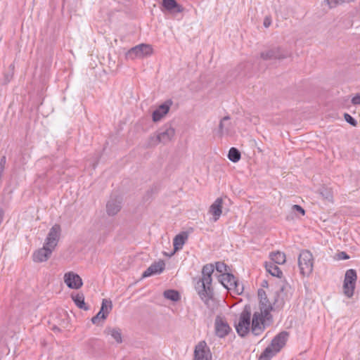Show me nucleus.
<instances>
[{
	"label": "nucleus",
	"instance_id": "1",
	"mask_svg": "<svg viewBox=\"0 0 360 360\" xmlns=\"http://www.w3.org/2000/svg\"><path fill=\"white\" fill-rule=\"evenodd\" d=\"M214 270V266L212 264L204 265L202 269V277L195 283V289L198 295L206 305H208L209 301L214 295L213 289L211 287Z\"/></svg>",
	"mask_w": 360,
	"mask_h": 360
},
{
	"label": "nucleus",
	"instance_id": "2",
	"mask_svg": "<svg viewBox=\"0 0 360 360\" xmlns=\"http://www.w3.org/2000/svg\"><path fill=\"white\" fill-rule=\"evenodd\" d=\"M174 135L175 129L172 125L169 124H165L155 134L150 136L148 146L153 147L159 143L166 145L172 140Z\"/></svg>",
	"mask_w": 360,
	"mask_h": 360
},
{
	"label": "nucleus",
	"instance_id": "3",
	"mask_svg": "<svg viewBox=\"0 0 360 360\" xmlns=\"http://www.w3.org/2000/svg\"><path fill=\"white\" fill-rule=\"evenodd\" d=\"M274 323L272 315H266L262 312L255 311L251 320V333L258 336L261 335L266 327L270 326Z\"/></svg>",
	"mask_w": 360,
	"mask_h": 360
},
{
	"label": "nucleus",
	"instance_id": "4",
	"mask_svg": "<svg viewBox=\"0 0 360 360\" xmlns=\"http://www.w3.org/2000/svg\"><path fill=\"white\" fill-rule=\"evenodd\" d=\"M238 335L245 338L250 332L251 328L250 307L246 305L240 314L238 322L235 324Z\"/></svg>",
	"mask_w": 360,
	"mask_h": 360
},
{
	"label": "nucleus",
	"instance_id": "5",
	"mask_svg": "<svg viewBox=\"0 0 360 360\" xmlns=\"http://www.w3.org/2000/svg\"><path fill=\"white\" fill-rule=\"evenodd\" d=\"M298 265L303 276H309L313 271L314 258L309 250H302L298 257Z\"/></svg>",
	"mask_w": 360,
	"mask_h": 360
},
{
	"label": "nucleus",
	"instance_id": "6",
	"mask_svg": "<svg viewBox=\"0 0 360 360\" xmlns=\"http://www.w3.org/2000/svg\"><path fill=\"white\" fill-rule=\"evenodd\" d=\"M153 53V48L150 44H140L131 48L126 53L127 59L143 58Z\"/></svg>",
	"mask_w": 360,
	"mask_h": 360
},
{
	"label": "nucleus",
	"instance_id": "7",
	"mask_svg": "<svg viewBox=\"0 0 360 360\" xmlns=\"http://www.w3.org/2000/svg\"><path fill=\"white\" fill-rule=\"evenodd\" d=\"M356 279L357 275L354 269H350L346 271L343 283V291L347 297L353 296Z\"/></svg>",
	"mask_w": 360,
	"mask_h": 360
},
{
	"label": "nucleus",
	"instance_id": "8",
	"mask_svg": "<svg viewBox=\"0 0 360 360\" xmlns=\"http://www.w3.org/2000/svg\"><path fill=\"white\" fill-rule=\"evenodd\" d=\"M112 309V303L110 300L103 299L101 307L97 314L92 317L91 322L99 325L101 321H105Z\"/></svg>",
	"mask_w": 360,
	"mask_h": 360
},
{
	"label": "nucleus",
	"instance_id": "9",
	"mask_svg": "<svg viewBox=\"0 0 360 360\" xmlns=\"http://www.w3.org/2000/svg\"><path fill=\"white\" fill-rule=\"evenodd\" d=\"M292 56L291 51L283 49L280 47L274 48L261 53V58L263 60L284 59Z\"/></svg>",
	"mask_w": 360,
	"mask_h": 360
},
{
	"label": "nucleus",
	"instance_id": "10",
	"mask_svg": "<svg viewBox=\"0 0 360 360\" xmlns=\"http://www.w3.org/2000/svg\"><path fill=\"white\" fill-rule=\"evenodd\" d=\"M231 331V328L224 317L217 316L214 320L215 335L219 338H224Z\"/></svg>",
	"mask_w": 360,
	"mask_h": 360
},
{
	"label": "nucleus",
	"instance_id": "11",
	"mask_svg": "<svg viewBox=\"0 0 360 360\" xmlns=\"http://www.w3.org/2000/svg\"><path fill=\"white\" fill-rule=\"evenodd\" d=\"M122 207V199L121 197L111 195L105 205L106 213L108 216L116 215Z\"/></svg>",
	"mask_w": 360,
	"mask_h": 360
},
{
	"label": "nucleus",
	"instance_id": "12",
	"mask_svg": "<svg viewBox=\"0 0 360 360\" xmlns=\"http://www.w3.org/2000/svg\"><path fill=\"white\" fill-rule=\"evenodd\" d=\"M258 298H259V309L257 312H262V314H265L266 315H272L271 311L273 310V306L271 303L269 302L266 292L263 289H259L258 292Z\"/></svg>",
	"mask_w": 360,
	"mask_h": 360
},
{
	"label": "nucleus",
	"instance_id": "13",
	"mask_svg": "<svg viewBox=\"0 0 360 360\" xmlns=\"http://www.w3.org/2000/svg\"><path fill=\"white\" fill-rule=\"evenodd\" d=\"M61 234V227L59 224H54L50 229L45 240V245L54 249L58 244Z\"/></svg>",
	"mask_w": 360,
	"mask_h": 360
},
{
	"label": "nucleus",
	"instance_id": "14",
	"mask_svg": "<svg viewBox=\"0 0 360 360\" xmlns=\"http://www.w3.org/2000/svg\"><path fill=\"white\" fill-rule=\"evenodd\" d=\"M212 354L205 341H200L195 347L193 360H211Z\"/></svg>",
	"mask_w": 360,
	"mask_h": 360
},
{
	"label": "nucleus",
	"instance_id": "15",
	"mask_svg": "<svg viewBox=\"0 0 360 360\" xmlns=\"http://www.w3.org/2000/svg\"><path fill=\"white\" fill-rule=\"evenodd\" d=\"M64 282L67 286L71 289H79L83 285L81 277L77 274L72 271L65 274Z\"/></svg>",
	"mask_w": 360,
	"mask_h": 360
},
{
	"label": "nucleus",
	"instance_id": "16",
	"mask_svg": "<svg viewBox=\"0 0 360 360\" xmlns=\"http://www.w3.org/2000/svg\"><path fill=\"white\" fill-rule=\"evenodd\" d=\"M53 250L54 249H52V248L44 244L42 248H40L34 252V262H43L47 261L51 257Z\"/></svg>",
	"mask_w": 360,
	"mask_h": 360
},
{
	"label": "nucleus",
	"instance_id": "17",
	"mask_svg": "<svg viewBox=\"0 0 360 360\" xmlns=\"http://www.w3.org/2000/svg\"><path fill=\"white\" fill-rule=\"evenodd\" d=\"M288 333L282 331L276 335L271 340V345L274 352H278L285 345L288 338Z\"/></svg>",
	"mask_w": 360,
	"mask_h": 360
},
{
	"label": "nucleus",
	"instance_id": "18",
	"mask_svg": "<svg viewBox=\"0 0 360 360\" xmlns=\"http://www.w3.org/2000/svg\"><path fill=\"white\" fill-rule=\"evenodd\" d=\"M165 263L163 260H159L158 262L152 264L142 274V277L146 278L154 274H160L165 269Z\"/></svg>",
	"mask_w": 360,
	"mask_h": 360
},
{
	"label": "nucleus",
	"instance_id": "19",
	"mask_svg": "<svg viewBox=\"0 0 360 360\" xmlns=\"http://www.w3.org/2000/svg\"><path fill=\"white\" fill-rule=\"evenodd\" d=\"M223 200L221 198H217L210 207L209 212L212 214L214 221H217L222 213Z\"/></svg>",
	"mask_w": 360,
	"mask_h": 360
},
{
	"label": "nucleus",
	"instance_id": "20",
	"mask_svg": "<svg viewBox=\"0 0 360 360\" xmlns=\"http://www.w3.org/2000/svg\"><path fill=\"white\" fill-rule=\"evenodd\" d=\"M103 333L110 335L117 344H121L123 341L122 330L120 328L108 326L105 328Z\"/></svg>",
	"mask_w": 360,
	"mask_h": 360
},
{
	"label": "nucleus",
	"instance_id": "21",
	"mask_svg": "<svg viewBox=\"0 0 360 360\" xmlns=\"http://www.w3.org/2000/svg\"><path fill=\"white\" fill-rule=\"evenodd\" d=\"M187 239L188 233L186 232H181L174 237L173 240L174 252L172 253V255L182 249Z\"/></svg>",
	"mask_w": 360,
	"mask_h": 360
},
{
	"label": "nucleus",
	"instance_id": "22",
	"mask_svg": "<svg viewBox=\"0 0 360 360\" xmlns=\"http://www.w3.org/2000/svg\"><path fill=\"white\" fill-rule=\"evenodd\" d=\"M169 110V105L167 103L161 104L158 108L153 112V121L156 122L160 121Z\"/></svg>",
	"mask_w": 360,
	"mask_h": 360
},
{
	"label": "nucleus",
	"instance_id": "23",
	"mask_svg": "<svg viewBox=\"0 0 360 360\" xmlns=\"http://www.w3.org/2000/svg\"><path fill=\"white\" fill-rule=\"evenodd\" d=\"M71 297L72 300L74 301L76 306L82 309H84L85 311L89 309V307L84 302V295L82 292H78L76 294H72Z\"/></svg>",
	"mask_w": 360,
	"mask_h": 360
},
{
	"label": "nucleus",
	"instance_id": "24",
	"mask_svg": "<svg viewBox=\"0 0 360 360\" xmlns=\"http://www.w3.org/2000/svg\"><path fill=\"white\" fill-rule=\"evenodd\" d=\"M236 278L231 273H224L220 275L219 281L226 289H229L231 287V284L236 282Z\"/></svg>",
	"mask_w": 360,
	"mask_h": 360
},
{
	"label": "nucleus",
	"instance_id": "25",
	"mask_svg": "<svg viewBox=\"0 0 360 360\" xmlns=\"http://www.w3.org/2000/svg\"><path fill=\"white\" fill-rule=\"evenodd\" d=\"M266 270L273 276H276L278 278H281L283 275V273L280 268L276 266L275 263L273 262H266L265 263Z\"/></svg>",
	"mask_w": 360,
	"mask_h": 360
},
{
	"label": "nucleus",
	"instance_id": "26",
	"mask_svg": "<svg viewBox=\"0 0 360 360\" xmlns=\"http://www.w3.org/2000/svg\"><path fill=\"white\" fill-rule=\"evenodd\" d=\"M269 257L271 260V262L275 264H283L285 262V255L280 251L270 252Z\"/></svg>",
	"mask_w": 360,
	"mask_h": 360
},
{
	"label": "nucleus",
	"instance_id": "27",
	"mask_svg": "<svg viewBox=\"0 0 360 360\" xmlns=\"http://www.w3.org/2000/svg\"><path fill=\"white\" fill-rule=\"evenodd\" d=\"M162 6L168 11H181L180 6L175 0H162Z\"/></svg>",
	"mask_w": 360,
	"mask_h": 360
},
{
	"label": "nucleus",
	"instance_id": "28",
	"mask_svg": "<svg viewBox=\"0 0 360 360\" xmlns=\"http://www.w3.org/2000/svg\"><path fill=\"white\" fill-rule=\"evenodd\" d=\"M164 297L173 302H177L181 299L179 292L176 290H166L163 292Z\"/></svg>",
	"mask_w": 360,
	"mask_h": 360
},
{
	"label": "nucleus",
	"instance_id": "29",
	"mask_svg": "<svg viewBox=\"0 0 360 360\" xmlns=\"http://www.w3.org/2000/svg\"><path fill=\"white\" fill-rule=\"evenodd\" d=\"M240 152L234 147L230 148L228 153V158L233 162H237L240 160Z\"/></svg>",
	"mask_w": 360,
	"mask_h": 360
},
{
	"label": "nucleus",
	"instance_id": "30",
	"mask_svg": "<svg viewBox=\"0 0 360 360\" xmlns=\"http://www.w3.org/2000/svg\"><path fill=\"white\" fill-rule=\"evenodd\" d=\"M276 352H274L271 345H269L264 352L261 354L259 356V360H270L275 354Z\"/></svg>",
	"mask_w": 360,
	"mask_h": 360
},
{
	"label": "nucleus",
	"instance_id": "31",
	"mask_svg": "<svg viewBox=\"0 0 360 360\" xmlns=\"http://www.w3.org/2000/svg\"><path fill=\"white\" fill-rule=\"evenodd\" d=\"M228 290H233L237 295H240L243 293L244 288L243 285L240 284L238 280L236 278V282L233 284H231V287H229Z\"/></svg>",
	"mask_w": 360,
	"mask_h": 360
},
{
	"label": "nucleus",
	"instance_id": "32",
	"mask_svg": "<svg viewBox=\"0 0 360 360\" xmlns=\"http://www.w3.org/2000/svg\"><path fill=\"white\" fill-rule=\"evenodd\" d=\"M327 4L329 5L330 8L336 7L338 5L350 3L354 1V0H326Z\"/></svg>",
	"mask_w": 360,
	"mask_h": 360
},
{
	"label": "nucleus",
	"instance_id": "33",
	"mask_svg": "<svg viewBox=\"0 0 360 360\" xmlns=\"http://www.w3.org/2000/svg\"><path fill=\"white\" fill-rule=\"evenodd\" d=\"M215 268H216V270L221 273V274H224V273H229L227 271H228V268L229 266L224 262H217L215 263Z\"/></svg>",
	"mask_w": 360,
	"mask_h": 360
},
{
	"label": "nucleus",
	"instance_id": "34",
	"mask_svg": "<svg viewBox=\"0 0 360 360\" xmlns=\"http://www.w3.org/2000/svg\"><path fill=\"white\" fill-rule=\"evenodd\" d=\"M229 120H230L229 116H225L220 120V122L219 124V130H218V132L220 134V136H222L224 134V128L225 122H227Z\"/></svg>",
	"mask_w": 360,
	"mask_h": 360
},
{
	"label": "nucleus",
	"instance_id": "35",
	"mask_svg": "<svg viewBox=\"0 0 360 360\" xmlns=\"http://www.w3.org/2000/svg\"><path fill=\"white\" fill-rule=\"evenodd\" d=\"M344 117L345 121L353 127H356L357 121L349 114L345 113Z\"/></svg>",
	"mask_w": 360,
	"mask_h": 360
},
{
	"label": "nucleus",
	"instance_id": "36",
	"mask_svg": "<svg viewBox=\"0 0 360 360\" xmlns=\"http://www.w3.org/2000/svg\"><path fill=\"white\" fill-rule=\"evenodd\" d=\"M320 194L326 199L330 200L333 198L331 191L328 188H323L320 190Z\"/></svg>",
	"mask_w": 360,
	"mask_h": 360
},
{
	"label": "nucleus",
	"instance_id": "37",
	"mask_svg": "<svg viewBox=\"0 0 360 360\" xmlns=\"http://www.w3.org/2000/svg\"><path fill=\"white\" fill-rule=\"evenodd\" d=\"M14 73L11 71L8 70L7 72L4 74V84H8L13 79Z\"/></svg>",
	"mask_w": 360,
	"mask_h": 360
},
{
	"label": "nucleus",
	"instance_id": "38",
	"mask_svg": "<svg viewBox=\"0 0 360 360\" xmlns=\"http://www.w3.org/2000/svg\"><path fill=\"white\" fill-rule=\"evenodd\" d=\"M6 162V156H2L0 159V174H2L5 168V165Z\"/></svg>",
	"mask_w": 360,
	"mask_h": 360
},
{
	"label": "nucleus",
	"instance_id": "39",
	"mask_svg": "<svg viewBox=\"0 0 360 360\" xmlns=\"http://www.w3.org/2000/svg\"><path fill=\"white\" fill-rule=\"evenodd\" d=\"M292 210L293 211H297V212H300L302 215L305 214V210L299 205H292Z\"/></svg>",
	"mask_w": 360,
	"mask_h": 360
},
{
	"label": "nucleus",
	"instance_id": "40",
	"mask_svg": "<svg viewBox=\"0 0 360 360\" xmlns=\"http://www.w3.org/2000/svg\"><path fill=\"white\" fill-rule=\"evenodd\" d=\"M352 103L353 105H360V94H357L352 98Z\"/></svg>",
	"mask_w": 360,
	"mask_h": 360
},
{
	"label": "nucleus",
	"instance_id": "41",
	"mask_svg": "<svg viewBox=\"0 0 360 360\" xmlns=\"http://www.w3.org/2000/svg\"><path fill=\"white\" fill-rule=\"evenodd\" d=\"M337 255L339 259H348L349 258V255L345 252H340Z\"/></svg>",
	"mask_w": 360,
	"mask_h": 360
},
{
	"label": "nucleus",
	"instance_id": "42",
	"mask_svg": "<svg viewBox=\"0 0 360 360\" xmlns=\"http://www.w3.org/2000/svg\"><path fill=\"white\" fill-rule=\"evenodd\" d=\"M15 65L14 63H11L8 67V70L12 71L14 73Z\"/></svg>",
	"mask_w": 360,
	"mask_h": 360
},
{
	"label": "nucleus",
	"instance_id": "43",
	"mask_svg": "<svg viewBox=\"0 0 360 360\" xmlns=\"http://www.w3.org/2000/svg\"><path fill=\"white\" fill-rule=\"evenodd\" d=\"M270 21H271L270 19L268 17H266L264 22V23L270 22Z\"/></svg>",
	"mask_w": 360,
	"mask_h": 360
},
{
	"label": "nucleus",
	"instance_id": "44",
	"mask_svg": "<svg viewBox=\"0 0 360 360\" xmlns=\"http://www.w3.org/2000/svg\"><path fill=\"white\" fill-rule=\"evenodd\" d=\"M263 283H264L262 284V286L264 287V286H266V285H267V281H264Z\"/></svg>",
	"mask_w": 360,
	"mask_h": 360
},
{
	"label": "nucleus",
	"instance_id": "45",
	"mask_svg": "<svg viewBox=\"0 0 360 360\" xmlns=\"http://www.w3.org/2000/svg\"><path fill=\"white\" fill-rule=\"evenodd\" d=\"M271 24H264L265 28H268Z\"/></svg>",
	"mask_w": 360,
	"mask_h": 360
},
{
	"label": "nucleus",
	"instance_id": "46",
	"mask_svg": "<svg viewBox=\"0 0 360 360\" xmlns=\"http://www.w3.org/2000/svg\"><path fill=\"white\" fill-rule=\"evenodd\" d=\"M284 289H285V286H284V285H283V286H281V287L280 290H281V291H283V290H284Z\"/></svg>",
	"mask_w": 360,
	"mask_h": 360
}]
</instances>
